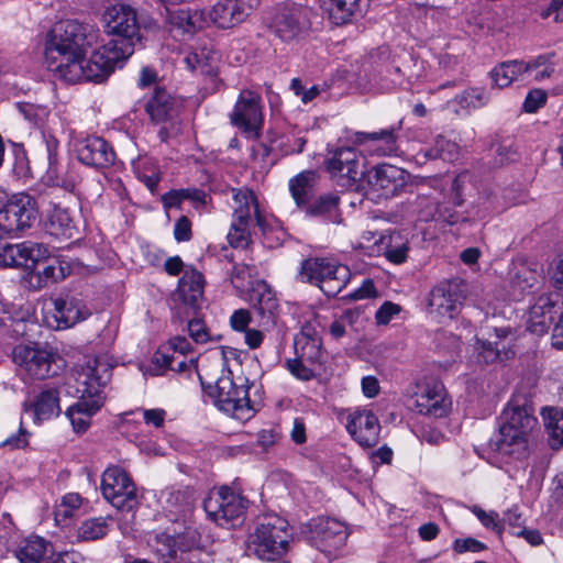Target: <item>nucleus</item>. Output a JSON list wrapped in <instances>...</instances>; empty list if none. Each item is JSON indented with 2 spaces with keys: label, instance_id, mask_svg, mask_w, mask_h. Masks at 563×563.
I'll return each mask as SVG.
<instances>
[{
  "label": "nucleus",
  "instance_id": "32",
  "mask_svg": "<svg viewBox=\"0 0 563 563\" xmlns=\"http://www.w3.org/2000/svg\"><path fill=\"white\" fill-rule=\"evenodd\" d=\"M32 412L35 422H42L57 417L60 412L59 394L55 388L42 390L26 407Z\"/></svg>",
  "mask_w": 563,
  "mask_h": 563
},
{
  "label": "nucleus",
  "instance_id": "18",
  "mask_svg": "<svg viewBox=\"0 0 563 563\" xmlns=\"http://www.w3.org/2000/svg\"><path fill=\"white\" fill-rule=\"evenodd\" d=\"M465 296L466 285L463 280H448L431 290L429 307L437 317L453 319L459 313Z\"/></svg>",
  "mask_w": 563,
  "mask_h": 563
},
{
  "label": "nucleus",
  "instance_id": "22",
  "mask_svg": "<svg viewBox=\"0 0 563 563\" xmlns=\"http://www.w3.org/2000/svg\"><path fill=\"white\" fill-rule=\"evenodd\" d=\"M152 552L162 563H177L178 552L190 551L197 543L196 533L173 537L165 532L150 536L147 541Z\"/></svg>",
  "mask_w": 563,
  "mask_h": 563
},
{
  "label": "nucleus",
  "instance_id": "26",
  "mask_svg": "<svg viewBox=\"0 0 563 563\" xmlns=\"http://www.w3.org/2000/svg\"><path fill=\"white\" fill-rule=\"evenodd\" d=\"M346 429L362 446H374L379 439L380 424L372 410L355 409L349 415Z\"/></svg>",
  "mask_w": 563,
  "mask_h": 563
},
{
  "label": "nucleus",
  "instance_id": "53",
  "mask_svg": "<svg viewBox=\"0 0 563 563\" xmlns=\"http://www.w3.org/2000/svg\"><path fill=\"white\" fill-rule=\"evenodd\" d=\"M401 311V307L391 301H385L376 311L375 320L379 325H386L390 322V320L399 314Z\"/></svg>",
  "mask_w": 563,
  "mask_h": 563
},
{
  "label": "nucleus",
  "instance_id": "1",
  "mask_svg": "<svg viewBox=\"0 0 563 563\" xmlns=\"http://www.w3.org/2000/svg\"><path fill=\"white\" fill-rule=\"evenodd\" d=\"M100 31L77 20L58 22L52 30L45 47L47 67L59 73L68 64L98 45Z\"/></svg>",
  "mask_w": 563,
  "mask_h": 563
},
{
  "label": "nucleus",
  "instance_id": "61",
  "mask_svg": "<svg viewBox=\"0 0 563 563\" xmlns=\"http://www.w3.org/2000/svg\"><path fill=\"white\" fill-rule=\"evenodd\" d=\"M174 238L177 242H187L191 239V222L187 217L183 216L176 221Z\"/></svg>",
  "mask_w": 563,
  "mask_h": 563
},
{
  "label": "nucleus",
  "instance_id": "28",
  "mask_svg": "<svg viewBox=\"0 0 563 563\" xmlns=\"http://www.w3.org/2000/svg\"><path fill=\"white\" fill-rule=\"evenodd\" d=\"M560 307L549 295L539 296L530 306L526 317V328L536 335H543L554 323Z\"/></svg>",
  "mask_w": 563,
  "mask_h": 563
},
{
  "label": "nucleus",
  "instance_id": "58",
  "mask_svg": "<svg viewBox=\"0 0 563 563\" xmlns=\"http://www.w3.org/2000/svg\"><path fill=\"white\" fill-rule=\"evenodd\" d=\"M472 512L477 517V519L481 521V523L488 528V529H493V530H498L499 531V526H498V522H497V519H498V514L495 512V511H485L483 510L482 508H479L478 506H473L472 507Z\"/></svg>",
  "mask_w": 563,
  "mask_h": 563
},
{
  "label": "nucleus",
  "instance_id": "5",
  "mask_svg": "<svg viewBox=\"0 0 563 563\" xmlns=\"http://www.w3.org/2000/svg\"><path fill=\"white\" fill-rule=\"evenodd\" d=\"M299 279L318 286L328 297L336 296L349 283L351 271L346 265L327 258L302 261Z\"/></svg>",
  "mask_w": 563,
  "mask_h": 563
},
{
  "label": "nucleus",
  "instance_id": "19",
  "mask_svg": "<svg viewBox=\"0 0 563 563\" xmlns=\"http://www.w3.org/2000/svg\"><path fill=\"white\" fill-rule=\"evenodd\" d=\"M325 166L342 186L351 185L365 175L361 155L353 147H341L332 152Z\"/></svg>",
  "mask_w": 563,
  "mask_h": 563
},
{
  "label": "nucleus",
  "instance_id": "13",
  "mask_svg": "<svg viewBox=\"0 0 563 563\" xmlns=\"http://www.w3.org/2000/svg\"><path fill=\"white\" fill-rule=\"evenodd\" d=\"M310 9L297 3L280 5L273 20V30L283 42L300 40L310 27Z\"/></svg>",
  "mask_w": 563,
  "mask_h": 563
},
{
  "label": "nucleus",
  "instance_id": "27",
  "mask_svg": "<svg viewBox=\"0 0 563 563\" xmlns=\"http://www.w3.org/2000/svg\"><path fill=\"white\" fill-rule=\"evenodd\" d=\"M75 152L79 162L97 168L111 166L115 158L112 147L99 136H87L77 141Z\"/></svg>",
  "mask_w": 563,
  "mask_h": 563
},
{
  "label": "nucleus",
  "instance_id": "42",
  "mask_svg": "<svg viewBox=\"0 0 563 563\" xmlns=\"http://www.w3.org/2000/svg\"><path fill=\"white\" fill-rule=\"evenodd\" d=\"M362 0H330L328 12L336 25L349 23L362 13Z\"/></svg>",
  "mask_w": 563,
  "mask_h": 563
},
{
  "label": "nucleus",
  "instance_id": "2",
  "mask_svg": "<svg viewBox=\"0 0 563 563\" xmlns=\"http://www.w3.org/2000/svg\"><path fill=\"white\" fill-rule=\"evenodd\" d=\"M532 406L525 398L511 399L500 416L495 449L504 455L525 456L528 441L537 426Z\"/></svg>",
  "mask_w": 563,
  "mask_h": 563
},
{
  "label": "nucleus",
  "instance_id": "12",
  "mask_svg": "<svg viewBox=\"0 0 563 563\" xmlns=\"http://www.w3.org/2000/svg\"><path fill=\"white\" fill-rule=\"evenodd\" d=\"M111 378V368L107 362L99 357H88L76 367V390L80 398L96 400L104 404L103 388Z\"/></svg>",
  "mask_w": 563,
  "mask_h": 563
},
{
  "label": "nucleus",
  "instance_id": "41",
  "mask_svg": "<svg viewBox=\"0 0 563 563\" xmlns=\"http://www.w3.org/2000/svg\"><path fill=\"white\" fill-rule=\"evenodd\" d=\"M170 25L184 33H194L207 25V14L203 10H178L169 14Z\"/></svg>",
  "mask_w": 563,
  "mask_h": 563
},
{
  "label": "nucleus",
  "instance_id": "37",
  "mask_svg": "<svg viewBox=\"0 0 563 563\" xmlns=\"http://www.w3.org/2000/svg\"><path fill=\"white\" fill-rule=\"evenodd\" d=\"M102 406L99 398L87 400L79 397L78 401L66 410V416L76 432H85L90 424L91 416L100 410Z\"/></svg>",
  "mask_w": 563,
  "mask_h": 563
},
{
  "label": "nucleus",
  "instance_id": "6",
  "mask_svg": "<svg viewBox=\"0 0 563 563\" xmlns=\"http://www.w3.org/2000/svg\"><path fill=\"white\" fill-rule=\"evenodd\" d=\"M234 212L228 241L233 247H246L251 242L252 216L256 224L264 229L265 220L261 214L257 198L246 188L233 189Z\"/></svg>",
  "mask_w": 563,
  "mask_h": 563
},
{
  "label": "nucleus",
  "instance_id": "24",
  "mask_svg": "<svg viewBox=\"0 0 563 563\" xmlns=\"http://www.w3.org/2000/svg\"><path fill=\"white\" fill-rule=\"evenodd\" d=\"M48 255V249L42 243L32 241H24L15 244L9 243L1 265L34 269L37 264L46 260Z\"/></svg>",
  "mask_w": 563,
  "mask_h": 563
},
{
  "label": "nucleus",
  "instance_id": "34",
  "mask_svg": "<svg viewBox=\"0 0 563 563\" xmlns=\"http://www.w3.org/2000/svg\"><path fill=\"white\" fill-rule=\"evenodd\" d=\"M321 339L314 332L303 329L295 336L294 347L297 357L306 361L309 365L321 363L322 351Z\"/></svg>",
  "mask_w": 563,
  "mask_h": 563
},
{
  "label": "nucleus",
  "instance_id": "50",
  "mask_svg": "<svg viewBox=\"0 0 563 563\" xmlns=\"http://www.w3.org/2000/svg\"><path fill=\"white\" fill-rule=\"evenodd\" d=\"M81 497L79 494L69 493L63 496L60 503L56 506V518L67 519L70 518L75 510L81 506Z\"/></svg>",
  "mask_w": 563,
  "mask_h": 563
},
{
  "label": "nucleus",
  "instance_id": "15",
  "mask_svg": "<svg viewBox=\"0 0 563 563\" xmlns=\"http://www.w3.org/2000/svg\"><path fill=\"white\" fill-rule=\"evenodd\" d=\"M349 532L345 525L333 518H318L311 523L312 544L324 553L329 560L336 559L345 545Z\"/></svg>",
  "mask_w": 563,
  "mask_h": 563
},
{
  "label": "nucleus",
  "instance_id": "59",
  "mask_svg": "<svg viewBox=\"0 0 563 563\" xmlns=\"http://www.w3.org/2000/svg\"><path fill=\"white\" fill-rule=\"evenodd\" d=\"M188 331H189L190 338L196 343L202 344L209 340V333L207 331L205 323L201 320L194 319V320L189 321Z\"/></svg>",
  "mask_w": 563,
  "mask_h": 563
},
{
  "label": "nucleus",
  "instance_id": "57",
  "mask_svg": "<svg viewBox=\"0 0 563 563\" xmlns=\"http://www.w3.org/2000/svg\"><path fill=\"white\" fill-rule=\"evenodd\" d=\"M377 296V289L374 282L371 278L363 280L362 285L354 291L349 294V298L352 300H363L368 298H375Z\"/></svg>",
  "mask_w": 563,
  "mask_h": 563
},
{
  "label": "nucleus",
  "instance_id": "52",
  "mask_svg": "<svg viewBox=\"0 0 563 563\" xmlns=\"http://www.w3.org/2000/svg\"><path fill=\"white\" fill-rule=\"evenodd\" d=\"M537 283V276L533 272L528 268H522L518 271L512 278L511 285L515 289L525 292L526 290L532 288Z\"/></svg>",
  "mask_w": 563,
  "mask_h": 563
},
{
  "label": "nucleus",
  "instance_id": "47",
  "mask_svg": "<svg viewBox=\"0 0 563 563\" xmlns=\"http://www.w3.org/2000/svg\"><path fill=\"white\" fill-rule=\"evenodd\" d=\"M397 240H399V236H386L385 245H378V254L383 253L394 264H401L407 260L409 247L407 242H398Z\"/></svg>",
  "mask_w": 563,
  "mask_h": 563
},
{
  "label": "nucleus",
  "instance_id": "30",
  "mask_svg": "<svg viewBox=\"0 0 563 563\" xmlns=\"http://www.w3.org/2000/svg\"><path fill=\"white\" fill-rule=\"evenodd\" d=\"M58 143L56 140L47 142L48 167L46 178L52 186L73 191L78 180L77 174L67 164H60L57 157Z\"/></svg>",
  "mask_w": 563,
  "mask_h": 563
},
{
  "label": "nucleus",
  "instance_id": "10",
  "mask_svg": "<svg viewBox=\"0 0 563 563\" xmlns=\"http://www.w3.org/2000/svg\"><path fill=\"white\" fill-rule=\"evenodd\" d=\"M101 492L103 497L121 511L132 512L140 504L134 483L119 466H110L103 472Z\"/></svg>",
  "mask_w": 563,
  "mask_h": 563
},
{
  "label": "nucleus",
  "instance_id": "60",
  "mask_svg": "<svg viewBox=\"0 0 563 563\" xmlns=\"http://www.w3.org/2000/svg\"><path fill=\"white\" fill-rule=\"evenodd\" d=\"M176 357L174 355H169L164 350L159 349L153 356V365L156 366L155 375H159L163 369L170 368L175 369L174 363Z\"/></svg>",
  "mask_w": 563,
  "mask_h": 563
},
{
  "label": "nucleus",
  "instance_id": "44",
  "mask_svg": "<svg viewBox=\"0 0 563 563\" xmlns=\"http://www.w3.org/2000/svg\"><path fill=\"white\" fill-rule=\"evenodd\" d=\"M545 429L552 441V446L563 445V408H547L542 410Z\"/></svg>",
  "mask_w": 563,
  "mask_h": 563
},
{
  "label": "nucleus",
  "instance_id": "21",
  "mask_svg": "<svg viewBox=\"0 0 563 563\" xmlns=\"http://www.w3.org/2000/svg\"><path fill=\"white\" fill-rule=\"evenodd\" d=\"M258 4L260 0H220L208 16L217 26L230 29L242 23Z\"/></svg>",
  "mask_w": 563,
  "mask_h": 563
},
{
  "label": "nucleus",
  "instance_id": "45",
  "mask_svg": "<svg viewBox=\"0 0 563 563\" xmlns=\"http://www.w3.org/2000/svg\"><path fill=\"white\" fill-rule=\"evenodd\" d=\"M424 157L435 159L440 158L446 162H454L459 158V145L443 136H438L431 148L423 152Z\"/></svg>",
  "mask_w": 563,
  "mask_h": 563
},
{
  "label": "nucleus",
  "instance_id": "16",
  "mask_svg": "<svg viewBox=\"0 0 563 563\" xmlns=\"http://www.w3.org/2000/svg\"><path fill=\"white\" fill-rule=\"evenodd\" d=\"M231 123L250 137H257L263 126L261 97L251 90H242L230 114Z\"/></svg>",
  "mask_w": 563,
  "mask_h": 563
},
{
  "label": "nucleus",
  "instance_id": "51",
  "mask_svg": "<svg viewBox=\"0 0 563 563\" xmlns=\"http://www.w3.org/2000/svg\"><path fill=\"white\" fill-rule=\"evenodd\" d=\"M362 242H360L358 247L364 250L367 254L374 255L378 254V245H385L386 236L382 233H375L372 231H365L362 234Z\"/></svg>",
  "mask_w": 563,
  "mask_h": 563
},
{
  "label": "nucleus",
  "instance_id": "55",
  "mask_svg": "<svg viewBox=\"0 0 563 563\" xmlns=\"http://www.w3.org/2000/svg\"><path fill=\"white\" fill-rule=\"evenodd\" d=\"M254 295H260L257 298V303L260 305V309L262 311H271L275 308V300L273 298L272 291L268 289L265 283L257 284L256 289H254Z\"/></svg>",
  "mask_w": 563,
  "mask_h": 563
},
{
  "label": "nucleus",
  "instance_id": "11",
  "mask_svg": "<svg viewBox=\"0 0 563 563\" xmlns=\"http://www.w3.org/2000/svg\"><path fill=\"white\" fill-rule=\"evenodd\" d=\"M37 217L35 199L24 192L15 194L0 208V229L7 233L24 232Z\"/></svg>",
  "mask_w": 563,
  "mask_h": 563
},
{
  "label": "nucleus",
  "instance_id": "4",
  "mask_svg": "<svg viewBox=\"0 0 563 563\" xmlns=\"http://www.w3.org/2000/svg\"><path fill=\"white\" fill-rule=\"evenodd\" d=\"M249 540L257 558L276 561L287 553L292 537L284 518L268 515L260 519Z\"/></svg>",
  "mask_w": 563,
  "mask_h": 563
},
{
  "label": "nucleus",
  "instance_id": "31",
  "mask_svg": "<svg viewBox=\"0 0 563 563\" xmlns=\"http://www.w3.org/2000/svg\"><path fill=\"white\" fill-rule=\"evenodd\" d=\"M145 111L155 123L174 119L178 113L177 101L164 89H156L145 103Z\"/></svg>",
  "mask_w": 563,
  "mask_h": 563
},
{
  "label": "nucleus",
  "instance_id": "49",
  "mask_svg": "<svg viewBox=\"0 0 563 563\" xmlns=\"http://www.w3.org/2000/svg\"><path fill=\"white\" fill-rule=\"evenodd\" d=\"M306 361L295 357L286 361V368L297 379L308 382L314 378V369Z\"/></svg>",
  "mask_w": 563,
  "mask_h": 563
},
{
  "label": "nucleus",
  "instance_id": "20",
  "mask_svg": "<svg viewBox=\"0 0 563 563\" xmlns=\"http://www.w3.org/2000/svg\"><path fill=\"white\" fill-rule=\"evenodd\" d=\"M415 407L420 415L433 418L446 416L451 409V400L444 385L432 380L419 386L415 394Z\"/></svg>",
  "mask_w": 563,
  "mask_h": 563
},
{
  "label": "nucleus",
  "instance_id": "40",
  "mask_svg": "<svg viewBox=\"0 0 563 563\" xmlns=\"http://www.w3.org/2000/svg\"><path fill=\"white\" fill-rule=\"evenodd\" d=\"M185 62L192 71L213 76L218 71L219 54L211 48L202 47L189 53Z\"/></svg>",
  "mask_w": 563,
  "mask_h": 563
},
{
  "label": "nucleus",
  "instance_id": "29",
  "mask_svg": "<svg viewBox=\"0 0 563 563\" xmlns=\"http://www.w3.org/2000/svg\"><path fill=\"white\" fill-rule=\"evenodd\" d=\"M90 316L87 306L75 297L58 298L54 300L53 319L55 324L48 321L52 328L67 329L86 320Z\"/></svg>",
  "mask_w": 563,
  "mask_h": 563
},
{
  "label": "nucleus",
  "instance_id": "48",
  "mask_svg": "<svg viewBox=\"0 0 563 563\" xmlns=\"http://www.w3.org/2000/svg\"><path fill=\"white\" fill-rule=\"evenodd\" d=\"M484 88H470L455 97L456 102L464 109H478L488 102Z\"/></svg>",
  "mask_w": 563,
  "mask_h": 563
},
{
  "label": "nucleus",
  "instance_id": "25",
  "mask_svg": "<svg viewBox=\"0 0 563 563\" xmlns=\"http://www.w3.org/2000/svg\"><path fill=\"white\" fill-rule=\"evenodd\" d=\"M547 60V55H540L529 62L517 59L504 62L493 68L490 77L495 86L505 88L514 81L526 80L531 71L544 65Z\"/></svg>",
  "mask_w": 563,
  "mask_h": 563
},
{
  "label": "nucleus",
  "instance_id": "62",
  "mask_svg": "<svg viewBox=\"0 0 563 563\" xmlns=\"http://www.w3.org/2000/svg\"><path fill=\"white\" fill-rule=\"evenodd\" d=\"M485 544L473 538L457 539L454 541V550L457 553L481 552L485 549Z\"/></svg>",
  "mask_w": 563,
  "mask_h": 563
},
{
  "label": "nucleus",
  "instance_id": "38",
  "mask_svg": "<svg viewBox=\"0 0 563 563\" xmlns=\"http://www.w3.org/2000/svg\"><path fill=\"white\" fill-rule=\"evenodd\" d=\"M396 133L395 129H383L378 132L365 133V132H356L354 133L352 141L355 144L362 145L367 142H373L375 144H379L375 148L378 155H391L397 151L396 145Z\"/></svg>",
  "mask_w": 563,
  "mask_h": 563
},
{
  "label": "nucleus",
  "instance_id": "39",
  "mask_svg": "<svg viewBox=\"0 0 563 563\" xmlns=\"http://www.w3.org/2000/svg\"><path fill=\"white\" fill-rule=\"evenodd\" d=\"M316 181L317 173L313 170L301 172L289 180V191L300 210L309 202Z\"/></svg>",
  "mask_w": 563,
  "mask_h": 563
},
{
  "label": "nucleus",
  "instance_id": "43",
  "mask_svg": "<svg viewBox=\"0 0 563 563\" xmlns=\"http://www.w3.org/2000/svg\"><path fill=\"white\" fill-rule=\"evenodd\" d=\"M111 519L108 517H95L87 519L78 527L77 538L81 541H96L106 537L109 532Z\"/></svg>",
  "mask_w": 563,
  "mask_h": 563
},
{
  "label": "nucleus",
  "instance_id": "14",
  "mask_svg": "<svg viewBox=\"0 0 563 563\" xmlns=\"http://www.w3.org/2000/svg\"><path fill=\"white\" fill-rule=\"evenodd\" d=\"M367 195L372 199H389L400 194L407 184L408 174L400 167L380 164L366 173Z\"/></svg>",
  "mask_w": 563,
  "mask_h": 563
},
{
  "label": "nucleus",
  "instance_id": "33",
  "mask_svg": "<svg viewBox=\"0 0 563 563\" xmlns=\"http://www.w3.org/2000/svg\"><path fill=\"white\" fill-rule=\"evenodd\" d=\"M203 287L205 280L201 273L188 267L178 282L177 292L186 305L194 307L202 299Z\"/></svg>",
  "mask_w": 563,
  "mask_h": 563
},
{
  "label": "nucleus",
  "instance_id": "23",
  "mask_svg": "<svg viewBox=\"0 0 563 563\" xmlns=\"http://www.w3.org/2000/svg\"><path fill=\"white\" fill-rule=\"evenodd\" d=\"M21 563H74L73 553H54L49 542L41 537H31L16 550Z\"/></svg>",
  "mask_w": 563,
  "mask_h": 563
},
{
  "label": "nucleus",
  "instance_id": "54",
  "mask_svg": "<svg viewBox=\"0 0 563 563\" xmlns=\"http://www.w3.org/2000/svg\"><path fill=\"white\" fill-rule=\"evenodd\" d=\"M547 92L542 89L531 90L523 102V109L528 113H533L547 102Z\"/></svg>",
  "mask_w": 563,
  "mask_h": 563
},
{
  "label": "nucleus",
  "instance_id": "8",
  "mask_svg": "<svg viewBox=\"0 0 563 563\" xmlns=\"http://www.w3.org/2000/svg\"><path fill=\"white\" fill-rule=\"evenodd\" d=\"M209 395L214 405L232 418L245 422L250 420L255 410L249 398V387L245 384L238 385L230 373L219 377L214 386H210Z\"/></svg>",
  "mask_w": 563,
  "mask_h": 563
},
{
  "label": "nucleus",
  "instance_id": "7",
  "mask_svg": "<svg viewBox=\"0 0 563 563\" xmlns=\"http://www.w3.org/2000/svg\"><path fill=\"white\" fill-rule=\"evenodd\" d=\"M102 22L104 32L117 36L108 42L115 43L117 48L129 44L132 55L135 46L142 45L137 13L130 4L119 2L107 7L102 14Z\"/></svg>",
  "mask_w": 563,
  "mask_h": 563
},
{
  "label": "nucleus",
  "instance_id": "46",
  "mask_svg": "<svg viewBox=\"0 0 563 563\" xmlns=\"http://www.w3.org/2000/svg\"><path fill=\"white\" fill-rule=\"evenodd\" d=\"M41 263H45V265L36 272V276L40 283L44 285L64 279L69 272V267L55 257L49 258L48 256Z\"/></svg>",
  "mask_w": 563,
  "mask_h": 563
},
{
  "label": "nucleus",
  "instance_id": "35",
  "mask_svg": "<svg viewBox=\"0 0 563 563\" xmlns=\"http://www.w3.org/2000/svg\"><path fill=\"white\" fill-rule=\"evenodd\" d=\"M45 228L49 235L59 240L73 239L77 233L69 212L59 206H54L48 212Z\"/></svg>",
  "mask_w": 563,
  "mask_h": 563
},
{
  "label": "nucleus",
  "instance_id": "17",
  "mask_svg": "<svg viewBox=\"0 0 563 563\" xmlns=\"http://www.w3.org/2000/svg\"><path fill=\"white\" fill-rule=\"evenodd\" d=\"M12 357L31 378L45 379L56 374V355L38 345H18L12 352Z\"/></svg>",
  "mask_w": 563,
  "mask_h": 563
},
{
  "label": "nucleus",
  "instance_id": "3",
  "mask_svg": "<svg viewBox=\"0 0 563 563\" xmlns=\"http://www.w3.org/2000/svg\"><path fill=\"white\" fill-rule=\"evenodd\" d=\"M131 49L129 44L122 48H117L115 43L103 44L88 58L82 55L74 59L58 75L69 82H100L108 78L115 67H121V64L131 56Z\"/></svg>",
  "mask_w": 563,
  "mask_h": 563
},
{
  "label": "nucleus",
  "instance_id": "63",
  "mask_svg": "<svg viewBox=\"0 0 563 563\" xmlns=\"http://www.w3.org/2000/svg\"><path fill=\"white\" fill-rule=\"evenodd\" d=\"M166 496V503L174 508H181L189 505V496L186 492L179 489H170L163 493Z\"/></svg>",
  "mask_w": 563,
  "mask_h": 563
},
{
  "label": "nucleus",
  "instance_id": "64",
  "mask_svg": "<svg viewBox=\"0 0 563 563\" xmlns=\"http://www.w3.org/2000/svg\"><path fill=\"white\" fill-rule=\"evenodd\" d=\"M541 18H552L555 23L563 22V0H551L549 7L541 11Z\"/></svg>",
  "mask_w": 563,
  "mask_h": 563
},
{
  "label": "nucleus",
  "instance_id": "56",
  "mask_svg": "<svg viewBox=\"0 0 563 563\" xmlns=\"http://www.w3.org/2000/svg\"><path fill=\"white\" fill-rule=\"evenodd\" d=\"M251 313L247 309H238L230 317V324L234 331L245 332L249 330Z\"/></svg>",
  "mask_w": 563,
  "mask_h": 563
},
{
  "label": "nucleus",
  "instance_id": "9",
  "mask_svg": "<svg viewBox=\"0 0 563 563\" xmlns=\"http://www.w3.org/2000/svg\"><path fill=\"white\" fill-rule=\"evenodd\" d=\"M203 509L219 526H235L246 511V500L231 488H213L203 500Z\"/></svg>",
  "mask_w": 563,
  "mask_h": 563
},
{
  "label": "nucleus",
  "instance_id": "36",
  "mask_svg": "<svg viewBox=\"0 0 563 563\" xmlns=\"http://www.w3.org/2000/svg\"><path fill=\"white\" fill-rule=\"evenodd\" d=\"M339 203L340 198L338 195L327 194L313 201H309L301 210L307 217L338 223L340 222Z\"/></svg>",
  "mask_w": 563,
  "mask_h": 563
}]
</instances>
